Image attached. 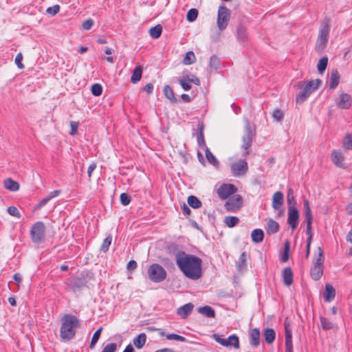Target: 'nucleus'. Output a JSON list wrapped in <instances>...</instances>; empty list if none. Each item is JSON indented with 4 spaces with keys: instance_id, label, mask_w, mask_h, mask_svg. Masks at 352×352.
<instances>
[{
    "instance_id": "1",
    "label": "nucleus",
    "mask_w": 352,
    "mask_h": 352,
    "mask_svg": "<svg viewBox=\"0 0 352 352\" xmlns=\"http://www.w3.org/2000/svg\"><path fill=\"white\" fill-rule=\"evenodd\" d=\"M175 263L184 274L191 280H198L202 276L201 259L193 254L179 251L175 255Z\"/></svg>"
},
{
    "instance_id": "2",
    "label": "nucleus",
    "mask_w": 352,
    "mask_h": 352,
    "mask_svg": "<svg viewBox=\"0 0 352 352\" xmlns=\"http://www.w3.org/2000/svg\"><path fill=\"white\" fill-rule=\"evenodd\" d=\"M78 324V319L71 315H65L61 320L60 336L63 340H72L76 333L75 329Z\"/></svg>"
},
{
    "instance_id": "3",
    "label": "nucleus",
    "mask_w": 352,
    "mask_h": 352,
    "mask_svg": "<svg viewBox=\"0 0 352 352\" xmlns=\"http://www.w3.org/2000/svg\"><path fill=\"white\" fill-rule=\"evenodd\" d=\"M330 30V20L329 19H324L322 21L321 27L319 30V34L317 39L316 50L318 52H322L326 47L328 41V36Z\"/></svg>"
},
{
    "instance_id": "4",
    "label": "nucleus",
    "mask_w": 352,
    "mask_h": 352,
    "mask_svg": "<svg viewBox=\"0 0 352 352\" xmlns=\"http://www.w3.org/2000/svg\"><path fill=\"white\" fill-rule=\"evenodd\" d=\"M318 255L314 260V267L311 270L313 279L319 280L323 272L324 252L320 247L318 248Z\"/></svg>"
},
{
    "instance_id": "5",
    "label": "nucleus",
    "mask_w": 352,
    "mask_h": 352,
    "mask_svg": "<svg viewBox=\"0 0 352 352\" xmlns=\"http://www.w3.org/2000/svg\"><path fill=\"white\" fill-rule=\"evenodd\" d=\"M148 276L153 282L160 283L166 279V272L160 264L153 263L148 269Z\"/></svg>"
},
{
    "instance_id": "6",
    "label": "nucleus",
    "mask_w": 352,
    "mask_h": 352,
    "mask_svg": "<svg viewBox=\"0 0 352 352\" xmlns=\"http://www.w3.org/2000/svg\"><path fill=\"white\" fill-rule=\"evenodd\" d=\"M231 12L228 8L224 6H219L217 23L218 28L221 31L224 30L227 28Z\"/></svg>"
},
{
    "instance_id": "7",
    "label": "nucleus",
    "mask_w": 352,
    "mask_h": 352,
    "mask_svg": "<svg viewBox=\"0 0 352 352\" xmlns=\"http://www.w3.org/2000/svg\"><path fill=\"white\" fill-rule=\"evenodd\" d=\"M45 226L41 221L34 223L31 229V238L34 243H39L45 236Z\"/></svg>"
},
{
    "instance_id": "8",
    "label": "nucleus",
    "mask_w": 352,
    "mask_h": 352,
    "mask_svg": "<svg viewBox=\"0 0 352 352\" xmlns=\"http://www.w3.org/2000/svg\"><path fill=\"white\" fill-rule=\"evenodd\" d=\"M212 338L217 342L223 346H232L236 349H239L240 346L239 337L235 334L230 336L227 339L221 338V336L218 334H213Z\"/></svg>"
},
{
    "instance_id": "9",
    "label": "nucleus",
    "mask_w": 352,
    "mask_h": 352,
    "mask_svg": "<svg viewBox=\"0 0 352 352\" xmlns=\"http://www.w3.org/2000/svg\"><path fill=\"white\" fill-rule=\"evenodd\" d=\"M237 191L236 187L234 184H222L217 190V194L219 198L224 200Z\"/></svg>"
},
{
    "instance_id": "10",
    "label": "nucleus",
    "mask_w": 352,
    "mask_h": 352,
    "mask_svg": "<svg viewBox=\"0 0 352 352\" xmlns=\"http://www.w3.org/2000/svg\"><path fill=\"white\" fill-rule=\"evenodd\" d=\"M243 199L239 195H235L228 199L225 204V208L228 211L235 212L242 206Z\"/></svg>"
},
{
    "instance_id": "11",
    "label": "nucleus",
    "mask_w": 352,
    "mask_h": 352,
    "mask_svg": "<svg viewBox=\"0 0 352 352\" xmlns=\"http://www.w3.org/2000/svg\"><path fill=\"white\" fill-rule=\"evenodd\" d=\"M248 166L245 160H239L231 164V170L232 174L236 177L245 175L248 171Z\"/></svg>"
},
{
    "instance_id": "12",
    "label": "nucleus",
    "mask_w": 352,
    "mask_h": 352,
    "mask_svg": "<svg viewBox=\"0 0 352 352\" xmlns=\"http://www.w3.org/2000/svg\"><path fill=\"white\" fill-rule=\"evenodd\" d=\"M254 135L255 134L251 129V126L249 121L248 120H245V135L243 137V148H244L245 150H248V148L252 145V139Z\"/></svg>"
},
{
    "instance_id": "13",
    "label": "nucleus",
    "mask_w": 352,
    "mask_h": 352,
    "mask_svg": "<svg viewBox=\"0 0 352 352\" xmlns=\"http://www.w3.org/2000/svg\"><path fill=\"white\" fill-rule=\"evenodd\" d=\"M299 212L294 206H288V218L287 223L291 226L292 230H295L298 224Z\"/></svg>"
},
{
    "instance_id": "14",
    "label": "nucleus",
    "mask_w": 352,
    "mask_h": 352,
    "mask_svg": "<svg viewBox=\"0 0 352 352\" xmlns=\"http://www.w3.org/2000/svg\"><path fill=\"white\" fill-rule=\"evenodd\" d=\"M285 352H293L292 333L290 325L287 322H285Z\"/></svg>"
},
{
    "instance_id": "15",
    "label": "nucleus",
    "mask_w": 352,
    "mask_h": 352,
    "mask_svg": "<svg viewBox=\"0 0 352 352\" xmlns=\"http://www.w3.org/2000/svg\"><path fill=\"white\" fill-rule=\"evenodd\" d=\"M352 98L350 95L342 93L340 96V100L337 104L338 107L342 109H348L351 106Z\"/></svg>"
},
{
    "instance_id": "16",
    "label": "nucleus",
    "mask_w": 352,
    "mask_h": 352,
    "mask_svg": "<svg viewBox=\"0 0 352 352\" xmlns=\"http://www.w3.org/2000/svg\"><path fill=\"white\" fill-rule=\"evenodd\" d=\"M333 162L340 168H344V155L342 151L333 150L331 153Z\"/></svg>"
},
{
    "instance_id": "17",
    "label": "nucleus",
    "mask_w": 352,
    "mask_h": 352,
    "mask_svg": "<svg viewBox=\"0 0 352 352\" xmlns=\"http://www.w3.org/2000/svg\"><path fill=\"white\" fill-rule=\"evenodd\" d=\"M86 284L87 280L85 278L76 277L72 278L69 281V285L74 292L78 291L85 287Z\"/></svg>"
},
{
    "instance_id": "18",
    "label": "nucleus",
    "mask_w": 352,
    "mask_h": 352,
    "mask_svg": "<svg viewBox=\"0 0 352 352\" xmlns=\"http://www.w3.org/2000/svg\"><path fill=\"white\" fill-rule=\"evenodd\" d=\"M284 201V196L283 194L280 192H276L272 197V208L274 210H278L283 206Z\"/></svg>"
},
{
    "instance_id": "19",
    "label": "nucleus",
    "mask_w": 352,
    "mask_h": 352,
    "mask_svg": "<svg viewBox=\"0 0 352 352\" xmlns=\"http://www.w3.org/2000/svg\"><path fill=\"white\" fill-rule=\"evenodd\" d=\"M194 305L191 303H187L177 309V315L185 319L192 312Z\"/></svg>"
},
{
    "instance_id": "20",
    "label": "nucleus",
    "mask_w": 352,
    "mask_h": 352,
    "mask_svg": "<svg viewBox=\"0 0 352 352\" xmlns=\"http://www.w3.org/2000/svg\"><path fill=\"white\" fill-rule=\"evenodd\" d=\"M250 344L254 347H256L259 345L260 343V331L258 329L254 328L253 329L250 335Z\"/></svg>"
},
{
    "instance_id": "21",
    "label": "nucleus",
    "mask_w": 352,
    "mask_h": 352,
    "mask_svg": "<svg viewBox=\"0 0 352 352\" xmlns=\"http://www.w3.org/2000/svg\"><path fill=\"white\" fill-rule=\"evenodd\" d=\"M5 188L8 190L16 192L19 189V184L11 178H7L3 182Z\"/></svg>"
},
{
    "instance_id": "22",
    "label": "nucleus",
    "mask_w": 352,
    "mask_h": 352,
    "mask_svg": "<svg viewBox=\"0 0 352 352\" xmlns=\"http://www.w3.org/2000/svg\"><path fill=\"white\" fill-rule=\"evenodd\" d=\"M322 81L320 79H316L315 80H310L307 83L304 89L307 91L309 94L318 89L320 85H321Z\"/></svg>"
},
{
    "instance_id": "23",
    "label": "nucleus",
    "mask_w": 352,
    "mask_h": 352,
    "mask_svg": "<svg viewBox=\"0 0 352 352\" xmlns=\"http://www.w3.org/2000/svg\"><path fill=\"white\" fill-rule=\"evenodd\" d=\"M283 282L285 285L289 286L293 283V272L290 267H286L283 274Z\"/></svg>"
},
{
    "instance_id": "24",
    "label": "nucleus",
    "mask_w": 352,
    "mask_h": 352,
    "mask_svg": "<svg viewBox=\"0 0 352 352\" xmlns=\"http://www.w3.org/2000/svg\"><path fill=\"white\" fill-rule=\"evenodd\" d=\"M146 341V335L144 333H142L133 339V342L137 349H140L144 346Z\"/></svg>"
},
{
    "instance_id": "25",
    "label": "nucleus",
    "mask_w": 352,
    "mask_h": 352,
    "mask_svg": "<svg viewBox=\"0 0 352 352\" xmlns=\"http://www.w3.org/2000/svg\"><path fill=\"white\" fill-rule=\"evenodd\" d=\"M197 311L207 318H214L215 316L214 310L208 305L199 307Z\"/></svg>"
},
{
    "instance_id": "26",
    "label": "nucleus",
    "mask_w": 352,
    "mask_h": 352,
    "mask_svg": "<svg viewBox=\"0 0 352 352\" xmlns=\"http://www.w3.org/2000/svg\"><path fill=\"white\" fill-rule=\"evenodd\" d=\"M143 68L141 65H137L133 71L131 80L135 84L139 82L142 78Z\"/></svg>"
},
{
    "instance_id": "27",
    "label": "nucleus",
    "mask_w": 352,
    "mask_h": 352,
    "mask_svg": "<svg viewBox=\"0 0 352 352\" xmlns=\"http://www.w3.org/2000/svg\"><path fill=\"white\" fill-rule=\"evenodd\" d=\"M204 125L201 123H199L197 126V143L202 148L206 147L204 138Z\"/></svg>"
},
{
    "instance_id": "28",
    "label": "nucleus",
    "mask_w": 352,
    "mask_h": 352,
    "mask_svg": "<svg viewBox=\"0 0 352 352\" xmlns=\"http://www.w3.org/2000/svg\"><path fill=\"white\" fill-rule=\"evenodd\" d=\"M236 36L240 42H245L248 40V33L245 28L240 24L236 30Z\"/></svg>"
},
{
    "instance_id": "29",
    "label": "nucleus",
    "mask_w": 352,
    "mask_h": 352,
    "mask_svg": "<svg viewBox=\"0 0 352 352\" xmlns=\"http://www.w3.org/2000/svg\"><path fill=\"white\" fill-rule=\"evenodd\" d=\"M340 75L337 70H333L331 73L329 87L331 89H335L339 84Z\"/></svg>"
},
{
    "instance_id": "30",
    "label": "nucleus",
    "mask_w": 352,
    "mask_h": 352,
    "mask_svg": "<svg viewBox=\"0 0 352 352\" xmlns=\"http://www.w3.org/2000/svg\"><path fill=\"white\" fill-rule=\"evenodd\" d=\"M279 230L278 223L273 220L272 219H270L267 223V234H275Z\"/></svg>"
},
{
    "instance_id": "31",
    "label": "nucleus",
    "mask_w": 352,
    "mask_h": 352,
    "mask_svg": "<svg viewBox=\"0 0 352 352\" xmlns=\"http://www.w3.org/2000/svg\"><path fill=\"white\" fill-rule=\"evenodd\" d=\"M336 291L331 284H326L325 285V295L324 298L326 301H331L335 298Z\"/></svg>"
},
{
    "instance_id": "32",
    "label": "nucleus",
    "mask_w": 352,
    "mask_h": 352,
    "mask_svg": "<svg viewBox=\"0 0 352 352\" xmlns=\"http://www.w3.org/2000/svg\"><path fill=\"white\" fill-rule=\"evenodd\" d=\"M276 333L273 329L267 328L264 331L265 340L267 344H272L275 340Z\"/></svg>"
},
{
    "instance_id": "33",
    "label": "nucleus",
    "mask_w": 352,
    "mask_h": 352,
    "mask_svg": "<svg viewBox=\"0 0 352 352\" xmlns=\"http://www.w3.org/2000/svg\"><path fill=\"white\" fill-rule=\"evenodd\" d=\"M251 238L254 243H260L263 240L264 233L261 229H255L252 232Z\"/></svg>"
},
{
    "instance_id": "34",
    "label": "nucleus",
    "mask_w": 352,
    "mask_h": 352,
    "mask_svg": "<svg viewBox=\"0 0 352 352\" xmlns=\"http://www.w3.org/2000/svg\"><path fill=\"white\" fill-rule=\"evenodd\" d=\"M206 153V157L208 162H210L211 164H212L215 167H218L219 165V163L215 156L211 153V151L209 150V148L206 146L204 148Z\"/></svg>"
},
{
    "instance_id": "35",
    "label": "nucleus",
    "mask_w": 352,
    "mask_h": 352,
    "mask_svg": "<svg viewBox=\"0 0 352 352\" xmlns=\"http://www.w3.org/2000/svg\"><path fill=\"white\" fill-rule=\"evenodd\" d=\"M164 94L167 99H168L172 103H177V99L175 96L173 91L169 85H166L164 87Z\"/></svg>"
},
{
    "instance_id": "36",
    "label": "nucleus",
    "mask_w": 352,
    "mask_h": 352,
    "mask_svg": "<svg viewBox=\"0 0 352 352\" xmlns=\"http://www.w3.org/2000/svg\"><path fill=\"white\" fill-rule=\"evenodd\" d=\"M247 258H248V254L245 252H243L241 255L238 260L237 267L239 271H243L247 267Z\"/></svg>"
},
{
    "instance_id": "37",
    "label": "nucleus",
    "mask_w": 352,
    "mask_h": 352,
    "mask_svg": "<svg viewBox=\"0 0 352 352\" xmlns=\"http://www.w3.org/2000/svg\"><path fill=\"white\" fill-rule=\"evenodd\" d=\"M304 213L305 216V221H312L313 217L311 214V210L309 206V202L307 199L303 201Z\"/></svg>"
},
{
    "instance_id": "38",
    "label": "nucleus",
    "mask_w": 352,
    "mask_h": 352,
    "mask_svg": "<svg viewBox=\"0 0 352 352\" xmlns=\"http://www.w3.org/2000/svg\"><path fill=\"white\" fill-rule=\"evenodd\" d=\"M162 27L160 25H157L155 27H153L149 30L150 36L153 38H159L162 34Z\"/></svg>"
},
{
    "instance_id": "39",
    "label": "nucleus",
    "mask_w": 352,
    "mask_h": 352,
    "mask_svg": "<svg viewBox=\"0 0 352 352\" xmlns=\"http://www.w3.org/2000/svg\"><path fill=\"white\" fill-rule=\"evenodd\" d=\"M188 205L193 208H199L201 206V202L195 196L190 195L188 197Z\"/></svg>"
},
{
    "instance_id": "40",
    "label": "nucleus",
    "mask_w": 352,
    "mask_h": 352,
    "mask_svg": "<svg viewBox=\"0 0 352 352\" xmlns=\"http://www.w3.org/2000/svg\"><path fill=\"white\" fill-rule=\"evenodd\" d=\"M342 146L345 149L352 150V133H346L342 140Z\"/></svg>"
},
{
    "instance_id": "41",
    "label": "nucleus",
    "mask_w": 352,
    "mask_h": 352,
    "mask_svg": "<svg viewBox=\"0 0 352 352\" xmlns=\"http://www.w3.org/2000/svg\"><path fill=\"white\" fill-rule=\"evenodd\" d=\"M196 60V57L193 52L190 51L187 52L183 59V63L184 65H191Z\"/></svg>"
},
{
    "instance_id": "42",
    "label": "nucleus",
    "mask_w": 352,
    "mask_h": 352,
    "mask_svg": "<svg viewBox=\"0 0 352 352\" xmlns=\"http://www.w3.org/2000/svg\"><path fill=\"white\" fill-rule=\"evenodd\" d=\"M209 67L210 69L217 70L220 67V60L215 56L212 55L210 58Z\"/></svg>"
},
{
    "instance_id": "43",
    "label": "nucleus",
    "mask_w": 352,
    "mask_h": 352,
    "mask_svg": "<svg viewBox=\"0 0 352 352\" xmlns=\"http://www.w3.org/2000/svg\"><path fill=\"white\" fill-rule=\"evenodd\" d=\"M224 222L229 228H233L238 224L239 219L236 217L228 216L225 217Z\"/></svg>"
},
{
    "instance_id": "44",
    "label": "nucleus",
    "mask_w": 352,
    "mask_h": 352,
    "mask_svg": "<svg viewBox=\"0 0 352 352\" xmlns=\"http://www.w3.org/2000/svg\"><path fill=\"white\" fill-rule=\"evenodd\" d=\"M328 63V58L327 56L322 57L317 65V68L319 73L322 74L327 68Z\"/></svg>"
},
{
    "instance_id": "45",
    "label": "nucleus",
    "mask_w": 352,
    "mask_h": 352,
    "mask_svg": "<svg viewBox=\"0 0 352 352\" xmlns=\"http://www.w3.org/2000/svg\"><path fill=\"white\" fill-rule=\"evenodd\" d=\"M102 86L99 83H95L91 87V94L95 96H99L102 93Z\"/></svg>"
},
{
    "instance_id": "46",
    "label": "nucleus",
    "mask_w": 352,
    "mask_h": 352,
    "mask_svg": "<svg viewBox=\"0 0 352 352\" xmlns=\"http://www.w3.org/2000/svg\"><path fill=\"white\" fill-rule=\"evenodd\" d=\"M197 16H198L197 10L195 8H192L188 10L187 15H186V19L188 21L192 22L196 20V19L197 18Z\"/></svg>"
},
{
    "instance_id": "47",
    "label": "nucleus",
    "mask_w": 352,
    "mask_h": 352,
    "mask_svg": "<svg viewBox=\"0 0 352 352\" xmlns=\"http://www.w3.org/2000/svg\"><path fill=\"white\" fill-rule=\"evenodd\" d=\"M320 323H321L322 327L324 330L331 329L333 327V323L331 321H329L328 319H327L326 318H324V317L320 318Z\"/></svg>"
},
{
    "instance_id": "48",
    "label": "nucleus",
    "mask_w": 352,
    "mask_h": 352,
    "mask_svg": "<svg viewBox=\"0 0 352 352\" xmlns=\"http://www.w3.org/2000/svg\"><path fill=\"white\" fill-rule=\"evenodd\" d=\"M287 201L288 206H295V198L294 196V192L292 189H289L287 192Z\"/></svg>"
},
{
    "instance_id": "49",
    "label": "nucleus",
    "mask_w": 352,
    "mask_h": 352,
    "mask_svg": "<svg viewBox=\"0 0 352 352\" xmlns=\"http://www.w3.org/2000/svg\"><path fill=\"white\" fill-rule=\"evenodd\" d=\"M102 329V328L100 327L94 333V334L91 338V344L89 346L91 348L93 347L97 343V342L100 336Z\"/></svg>"
},
{
    "instance_id": "50",
    "label": "nucleus",
    "mask_w": 352,
    "mask_h": 352,
    "mask_svg": "<svg viewBox=\"0 0 352 352\" xmlns=\"http://www.w3.org/2000/svg\"><path fill=\"white\" fill-rule=\"evenodd\" d=\"M111 241H112V237L111 236H108L103 241L102 244V246H101V250L104 252H107V250H109V245H111Z\"/></svg>"
},
{
    "instance_id": "51",
    "label": "nucleus",
    "mask_w": 352,
    "mask_h": 352,
    "mask_svg": "<svg viewBox=\"0 0 352 352\" xmlns=\"http://www.w3.org/2000/svg\"><path fill=\"white\" fill-rule=\"evenodd\" d=\"M309 96L310 94H309V92L303 89L301 94L296 98V102H303Z\"/></svg>"
},
{
    "instance_id": "52",
    "label": "nucleus",
    "mask_w": 352,
    "mask_h": 352,
    "mask_svg": "<svg viewBox=\"0 0 352 352\" xmlns=\"http://www.w3.org/2000/svg\"><path fill=\"white\" fill-rule=\"evenodd\" d=\"M8 212L11 216H13V217H17V218H20L21 217L20 212H19V210L17 209V208H16L15 206H10V207H8Z\"/></svg>"
},
{
    "instance_id": "53",
    "label": "nucleus",
    "mask_w": 352,
    "mask_h": 352,
    "mask_svg": "<svg viewBox=\"0 0 352 352\" xmlns=\"http://www.w3.org/2000/svg\"><path fill=\"white\" fill-rule=\"evenodd\" d=\"M283 116L284 114L280 109H276L273 111L272 117L275 120L278 122L281 121L283 119Z\"/></svg>"
},
{
    "instance_id": "54",
    "label": "nucleus",
    "mask_w": 352,
    "mask_h": 352,
    "mask_svg": "<svg viewBox=\"0 0 352 352\" xmlns=\"http://www.w3.org/2000/svg\"><path fill=\"white\" fill-rule=\"evenodd\" d=\"M166 339L169 340H175L180 342H184L186 340V338L184 337L175 333L166 335Z\"/></svg>"
},
{
    "instance_id": "55",
    "label": "nucleus",
    "mask_w": 352,
    "mask_h": 352,
    "mask_svg": "<svg viewBox=\"0 0 352 352\" xmlns=\"http://www.w3.org/2000/svg\"><path fill=\"white\" fill-rule=\"evenodd\" d=\"M184 77H186V80L189 82L190 84L192 82L197 85H200L199 79L192 74L186 75Z\"/></svg>"
},
{
    "instance_id": "56",
    "label": "nucleus",
    "mask_w": 352,
    "mask_h": 352,
    "mask_svg": "<svg viewBox=\"0 0 352 352\" xmlns=\"http://www.w3.org/2000/svg\"><path fill=\"white\" fill-rule=\"evenodd\" d=\"M120 201L122 205L127 206L131 202V197L126 193H122L120 195Z\"/></svg>"
},
{
    "instance_id": "57",
    "label": "nucleus",
    "mask_w": 352,
    "mask_h": 352,
    "mask_svg": "<svg viewBox=\"0 0 352 352\" xmlns=\"http://www.w3.org/2000/svg\"><path fill=\"white\" fill-rule=\"evenodd\" d=\"M60 10V6L58 5H54L52 7L47 8L46 12L47 14L54 16Z\"/></svg>"
},
{
    "instance_id": "58",
    "label": "nucleus",
    "mask_w": 352,
    "mask_h": 352,
    "mask_svg": "<svg viewBox=\"0 0 352 352\" xmlns=\"http://www.w3.org/2000/svg\"><path fill=\"white\" fill-rule=\"evenodd\" d=\"M179 84L185 91H188L191 88V85L189 83V82L186 80V77L184 76L179 80Z\"/></svg>"
},
{
    "instance_id": "59",
    "label": "nucleus",
    "mask_w": 352,
    "mask_h": 352,
    "mask_svg": "<svg viewBox=\"0 0 352 352\" xmlns=\"http://www.w3.org/2000/svg\"><path fill=\"white\" fill-rule=\"evenodd\" d=\"M117 345L116 343H110L104 347L102 352H116Z\"/></svg>"
},
{
    "instance_id": "60",
    "label": "nucleus",
    "mask_w": 352,
    "mask_h": 352,
    "mask_svg": "<svg viewBox=\"0 0 352 352\" xmlns=\"http://www.w3.org/2000/svg\"><path fill=\"white\" fill-rule=\"evenodd\" d=\"M23 55L21 53H19L15 58V63L19 69H23L24 65L22 63Z\"/></svg>"
},
{
    "instance_id": "61",
    "label": "nucleus",
    "mask_w": 352,
    "mask_h": 352,
    "mask_svg": "<svg viewBox=\"0 0 352 352\" xmlns=\"http://www.w3.org/2000/svg\"><path fill=\"white\" fill-rule=\"evenodd\" d=\"M70 126H71V130L69 131V134L72 135H74L77 132V129L78 127V122L72 121V122H70Z\"/></svg>"
},
{
    "instance_id": "62",
    "label": "nucleus",
    "mask_w": 352,
    "mask_h": 352,
    "mask_svg": "<svg viewBox=\"0 0 352 352\" xmlns=\"http://www.w3.org/2000/svg\"><path fill=\"white\" fill-rule=\"evenodd\" d=\"M306 223H307L306 234L309 236H313V234H312V232H311V223H312V221H306Z\"/></svg>"
},
{
    "instance_id": "63",
    "label": "nucleus",
    "mask_w": 352,
    "mask_h": 352,
    "mask_svg": "<svg viewBox=\"0 0 352 352\" xmlns=\"http://www.w3.org/2000/svg\"><path fill=\"white\" fill-rule=\"evenodd\" d=\"M144 91L151 94L153 91V85L151 83H147L143 88Z\"/></svg>"
},
{
    "instance_id": "64",
    "label": "nucleus",
    "mask_w": 352,
    "mask_h": 352,
    "mask_svg": "<svg viewBox=\"0 0 352 352\" xmlns=\"http://www.w3.org/2000/svg\"><path fill=\"white\" fill-rule=\"evenodd\" d=\"M138 265L136 261L131 260L127 264L128 270H133L137 267Z\"/></svg>"
}]
</instances>
